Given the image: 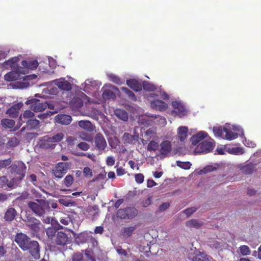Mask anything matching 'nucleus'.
I'll list each match as a JSON object with an SVG mask.
<instances>
[{
    "mask_svg": "<svg viewBox=\"0 0 261 261\" xmlns=\"http://www.w3.org/2000/svg\"><path fill=\"white\" fill-rule=\"evenodd\" d=\"M64 137L62 133H58L53 136H45L41 140L40 147L43 149H54L57 143L61 141Z\"/></svg>",
    "mask_w": 261,
    "mask_h": 261,
    "instance_id": "1",
    "label": "nucleus"
},
{
    "mask_svg": "<svg viewBox=\"0 0 261 261\" xmlns=\"http://www.w3.org/2000/svg\"><path fill=\"white\" fill-rule=\"evenodd\" d=\"M102 97L105 99H115L116 98V94L112 90L106 89L103 92Z\"/></svg>",
    "mask_w": 261,
    "mask_h": 261,
    "instance_id": "34",
    "label": "nucleus"
},
{
    "mask_svg": "<svg viewBox=\"0 0 261 261\" xmlns=\"http://www.w3.org/2000/svg\"><path fill=\"white\" fill-rule=\"evenodd\" d=\"M117 116L120 119L123 121H127L128 120L127 113L124 110H118L116 113Z\"/></svg>",
    "mask_w": 261,
    "mask_h": 261,
    "instance_id": "40",
    "label": "nucleus"
},
{
    "mask_svg": "<svg viewBox=\"0 0 261 261\" xmlns=\"http://www.w3.org/2000/svg\"><path fill=\"white\" fill-rule=\"evenodd\" d=\"M76 240L81 243H86L87 241V236H86L85 234L81 233L77 237Z\"/></svg>",
    "mask_w": 261,
    "mask_h": 261,
    "instance_id": "53",
    "label": "nucleus"
},
{
    "mask_svg": "<svg viewBox=\"0 0 261 261\" xmlns=\"http://www.w3.org/2000/svg\"><path fill=\"white\" fill-rule=\"evenodd\" d=\"M188 128L186 126H180L178 128V136L180 141H184L187 137Z\"/></svg>",
    "mask_w": 261,
    "mask_h": 261,
    "instance_id": "28",
    "label": "nucleus"
},
{
    "mask_svg": "<svg viewBox=\"0 0 261 261\" xmlns=\"http://www.w3.org/2000/svg\"><path fill=\"white\" fill-rule=\"evenodd\" d=\"M159 139L150 140L147 146V150L149 151H155L159 148Z\"/></svg>",
    "mask_w": 261,
    "mask_h": 261,
    "instance_id": "30",
    "label": "nucleus"
},
{
    "mask_svg": "<svg viewBox=\"0 0 261 261\" xmlns=\"http://www.w3.org/2000/svg\"><path fill=\"white\" fill-rule=\"evenodd\" d=\"M127 85L136 92L141 91L142 89V84L136 79H130L126 81Z\"/></svg>",
    "mask_w": 261,
    "mask_h": 261,
    "instance_id": "19",
    "label": "nucleus"
},
{
    "mask_svg": "<svg viewBox=\"0 0 261 261\" xmlns=\"http://www.w3.org/2000/svg\"><path fill=\"white\" fill-rule=\"evenodd\" d=\"M121 90L123 92H124L128 96L129 98L133 100L136 99V97L135 94L127 88L123 87L121 88Z\"/></svg>",
    "mask_w": 261,
    "mask_h": 261,
    "instance_id": "41",
    "label": "nucleus"
},
{
    "mask_svg": "<svg viewBox=\"0 0 261 261\" xmlns=\"http://www.w3.org/2000/svg\"><path fill=\"white\" fill-rule=\"evenodd\" d=\"M144 137L148 141L154 139H159L157 136L156 129L153 128H149L148 129L144 134Z\"/></svg>",
    "mask_w": 261,
    "mask_h": 261,
    "instance_id": "25",
    "label": "nucleus"
},
{
    "mask_svg": "<svg viewBox=\"0 0 261 261\" xmlns=\"http://www.w3.org/2000/svg\"><path fill=\"white\" fill-rule=\"evenodd\" d=\"M55 242L57 245L63 246L69 242L67 234L63 231H59L56 234Z\"/></svg>",
    "mask_w": 261,
    "mask_h": 261,
    "instance_id": "13",
    "label": "nucleus"
},
{
    "mask_svg": "<svg viewBox=\"0 0 261 261\" xmlns=\"http://www.w3.org/2000/svg\"><path fill=\"white\" fill-rule=\"evenodd\" d=\"M21 65L25 72V69L34 70L38 66V62L37 60L25 61L23 60L21 62ZM25 73V72H24Z\"/></svg>",
    "mask_w": 261,
    "mask_h": 261,
    "instance_id": "22",
    "label": "nucleus"
},
{
    "mask_svg": "<svg viewBox=\"0 0 261 261\" xmlns=\"http://www.w3.org/2000/svg\"><path fill=\"white\" fill-rule=\"evenodd\" d=\"M160 149L159 151L161 154L163 155L164 157L167 156V155L169 154L172 150V145L169 141L166 140L162 141L160 144Z\"/></svg>",
    "mask_w": 261,
    "mask_h": 261,
    "instance_id": "12",
    "label": "nucleus"
},
{
    "mask_svg": "<svg viewBox=\"0 0 261 261\" xmlns=\"http://www.w3.org/2000/svg\"><path fill=\"white\" fill-rule=\"evenodd\" d=\"M215 146V141L212 139L210 138L208 141H203L195 148L194 150L195 154H205L211 152Z\"/></svg>",
    "mask_w": 261,
    "mask_h": 261,
    "instance_id": "3",
    "label": "nucleus"
},
{
    "mask_svg": "<svg viewBox=\"0 0 261 261\" xmlns=\"http://www.w3.org/2000/svg\"><path fill=\"white\" fill-rule=\"evenodd\" d=\"M197 208L196 207H193L190 208H188L184 210V212L187 216H191L192 214H193L196 211Z\"/></svg>",
    "mask_w": 261,
    "mask_h": 261,
    "instance_id": "55",
    "label": "nucleus"
},
{
    "mask_svg": "<svg viewBox=\"0 0 261 261\" xmlns=\"http://www.w3.org/2000/svg\"><path fill=\"white\" fill-rule=\"evenodd\" d=\"M79 126L84 130L91 132L94 129V125L88 120H81L78 122Z\"/></svg>",
    "mask_w": 261,
    "mask_h": 261,
    "instance_id": "24",
    "label": "nucleus"
},
{
    "mask_svg": "<svg viewBox=\"0 0 261 261\" xmlns=\"http://www.w3.org/2000/svg\"><path fill=\"white\" fill-rule=\"evenodd\" d=\"M116 250L119 255H123L124 256L127 255V253L126 250L122 249L121 246L116 247Z\"/></svg>",
    "mask_w": 261,
    "mask_h": 261,
    "instance_id": "56",
    "label": "nucleus"
},
{
    "mask_svg": "<svg viewBox=\"0 0 261 261\" xmlns=\"http://www.w3.org/2000/svg\"><path fill=\"white\" fill-rule=\"evenodd\" d=\"M55 85H56L59 89L65 91H69L72 89L71 84L64 79L62 80H57L55 81Z\"/></svg>",
    "mask_w": 261,
    "mask_h": 261,
    "instance_id": "21",
    "label": "nucleus"
},
{
    "mask_svg": "<svg viewBox=\"0 0 261 261\" xmlns=\"http://www.w3.org/2000/svg\"><path fill=\"white\" fill-rule=\"evenodd\" d=\"M56 231L54 228H48L46 230V234L49 237H53L55 236Z\"/></svg>",
    "mask_w": 261,
    "mask_h": 261,
    "instance_id": "62",
    "label": "nucleus"
},
{
    "mask_svg": "<svg viewBox=\"0 0 261 261\" xmlns=\"http://www.w3.org/2000/svg\"><path fill=\"white\" fill-rule=\"evenodd\" d=\"M69 168V164L67 162H59L52 170V173L58 178H62L67 172Z\"/></svg>",
    "mask_w": 261,
    "mask_h": 261,
    "instance_id": "5",
    "label": "nucleus"
},
{
    "mask_svg": "<svg viewBox=\"0 0 261 261\" xmlns=\"http://www.w3.org/2000/svg\"><path fill=\"white\" fill-rule=\"evenodd\" d=\"M240 250L243 255H249L251 253L249 247L247 245H242L240 247Z\"/></svg>",
    "mask_w": 261,
    "mask_h": 261,
    "instance_id": "44",
    "label": "nucleus"
},
{
    "mask_svg": "<svg viewBox=\"0 0 261 261\" xmlns=\"http://www.w3.org/2000/svg\"><path fill=\"white\" fill-rule=\"evenodd\" d=\"M192 260L193 261H206V258L203 254L200 253L193 256Z\"/></svg>",
    "mask_w": 261,
    "mask_h": 261,
    "instance_id": "46",
    "label": "nucleus"
},
{
    "mask_svg": "<svg viewBox=\"0 0 261 261\" xmlns=\"http://www.w3.org/2000/svg\"><path fill=\"white\" fill-rule=\"evenodd\" d=\"M74 181L73 176L70 174L67 175L63 180V182L67 188H69Z\"/></svg>",
    "mask_w": 261,
    "mask_h": 261,
    "instance_id": "39",
    "label": "nucleus"
},
{
    "mask_svg": "<svg viewBox=\"0 0 261 261\" xmlns=\"http://www.w3.org/2000/svg\"><path fill=\"white\" fill-rule=\"evenodd\" d=\"M26 166L22 162H18L16 164H12L10 166L12 172L15 173L18 175L16 178L18 180H22L25 176Z\"/></svg>",
    "mask_w": 261,
    "mask_h": 261,
    "instance_id": "6",
    "label": "nucleus"
},
{
    "mask_svg": "<svg viewBox=\"0 0 261 261\" xmlns=\"http://www.w3.org/2000/svg\"><path fill=\"white\" fill-rule=\"evenodd\" d=\"M139 140L138 135H132L127 133H125L122 137V140L124 143L135 144Z\"/></svg>",
    "mask_w": 261,
    "mask_h": 261,
    "instance_id": "20",
    "label": "nucleus"
},
{
    "mask_svg": "<svg viewBox=\"0 0 261 261\" xmlns=\"http://www.w3.org/2000/svg\"><path fill=\"white\" fill-rule=\"evenodd\" d=\"M142 204L143 207H147L151 204V198L148 197V198H147L146 199L144 200L142 202Z\"/></svg>",
    "mask_w": 261,
    "mask_h": 261,
    "instance_id": "63",
    "label": "nucleus"
},
{
    "mask_svg": "<svg viewBox=\"0 0 261 261\" xmlns=\"http://www.w3.org/2000/svg\"><path fill=\"white\" fill-rule=\"evenodd\" d=\"M37 201L39 203L29 201L28 206L37 216L41 217L45 214L46 210L48 211L50 210V206L44 200L40 199Z\"/></svg>",
    "mask_w": 261,
    "mask_h": 261,
    "instance_id": "2",
    "label": "nucleus"
},
{
    "mask_svg": "<svg viewBox=\"0 0 261 261\" xmlns=\"http://www.w3.org/2000/svg\"><path fill=\"white\" fill-rule=\"evenodd\" d=\"M136 229V225L124 227L121 231V235L124 237L128 238L132 236Z\"/></svg>",
    "mask_w": 261,
    "mask_h": 261,
    "instance_id": "29",
    "label": "nucleus"
},
{
    "mask_svg": "<svg viewBox=\"0 0 261 261\" xmlns=\"http://www.w3.org/2000/svg\"><path fill=\"white\" fill-rule=\"evenodd\" d=\"M27 105H31V109L35 112H42L45 110L47 106V102H41L38 99L33 98L26 101Z\"/></svg>",
    "mask_w": 261,
    "mask_h": 261,
    "instance_id": "8",
    "label": "nucleus"
},
{
    "mask_svg": "<svg viewBox=\"0 0 261 261\" xmlns=\"http://www.w3.org/2000/svg\"><path fill=\"white\" fill-rule=\"evenodd\" d=\"M55 119L57 122L63 125H68L72 121L71 117L66 114H59L56 116Z\"/></svg>",
    "mask_w": 261,
    "mask_h": 261,
    "instance_id": "18",
    "label": "nucleus"
},
{
    "mask_svg": "<svg viewBox=\"0 0 261 261\" xmlns=\"http://www.w3.org/2000/svg\"><path fill=\"white\" fill-rule=\"evenodd\" d=\"M70 106L72 108L77 109L83 106V101L80 98H75L71 101Z\"/></svg>",
    "mask_w": 261,
    "mask_h": 261,
    "instance_id": "37",
    "label": "nucleus"
},
{
    "mask_svg": "<svg viewBox=\"0 0 261 261\" xmlns=\"http://www.w3.org/2000/svg\"><path fill=\"white\" fill-rule=\"evenodd\" d=\"M115 160L113 156H108L106 160L107 165L108 166H112L115 164Z\"/></svg>",
    "mask_w": 261,
    "mask_h": 261,
    "instance_id": "58",
    "label": "nucleus"
},
{
    "mask_svg": "<svg viewBox=\"0 0 261 261\" xmlns=\"http://www.w3.org/2000/svg\"><path fill=\"white\" fill-rule=\"evenodd\" d=\"M22 104L17 103L11 107L7 111V114L11 118H17L18 116L19 110L21 108Z\"/></svg>",
    "mask_w": 261,
    "mask_h": 261,
    "instance_id": "15",
    "label": "nucleus"
},
{
    "mask_svg": "<svg viewBox=\"0 0 261 261\" xmlns=\"http://www.w3.org/2000/svg\"><path fill=\"white\" fill-rule=\"evenodd\" d=\"M15 122L13 120L3 119L1 121V124L5 127L11 128L15 125Z\"/></svg>",
    "mask_w": 261,
    "mask_h": 261,
    "instance_id": "36",
    "label": "nucleus"
},
{
    "mask_svg": "<svg viewBox=\"0 0 261 261\" xmlns=\"http://www.w3.org/2000/svg\"><path fill=\"white\" fill-rule=\"evenodd\" d=\"M72 261H83V255L81 253H74L72 256Z\"/></svg>",
    "mask_w": 261,
    "mask_h": 261,
    "instance_id": "50",
    "label": "nucleus"
},
{
    "mask_svg": "<svg viewBox=\"0 0 261 261\" xmlns=\"http://www.w3.org/2000/svg\"><path fill=\"white\" fill-rule=\"evenodd\" d=\"M208 134L205 132H199L196 135L191 137V140L192 144L196 145L203 139L207 137Z\"/></svg>",
    "mask_w": 261,
    "mask_h": 261,
    "instance_id": "23",
    "label": "nucleus"
},
{
    "mask_svg": "<svg viewBox=\"0 0 261 261\" xmlns=\"http://www.w3.org/2000/svg\"><path fill=\"white\" fill-rule=\"evenodd\" d=\"M14 240L19 247L23 251L27 250L28 248L27 245L31 241L28 236L21 232L18 233L15 236Z\"/></svg>",
    "mask_w": 261,
    "mask_h": 261,
    "instance_id": "9",
    "label": "nucleus"
},
{
    "mask_svg": "<svg viewBox=\"0 0 261 261\" xmlns=\"http://www.w3.org/2000/svg\"><path fill=\"white\" fill-rule=\"evenodd\" d=\"M136 181L138 184H142L144 181V176L143 174L138 173L135 176Z\"/></svg>",
    "mask_w": 261,
    "mask_h": 261,
    "instance_id": "52",
    "label": "nucleus"
},
{
    "mask_svg": "<svg viewBox=\"0 0 261 261\" xmlns=\"http://www.w3.org/2000/svg\"><path fill=\"white\" fill-rule=\"evenodd\" d=\"M116 173L118 176H122L125 173V171L122 167H120L117 169Z\"/></svg>",
    "mask_w": 261,
    "mask_h": 261,
    "instance_id": "64",
    "label": "nucleus"
},
{
    "mask_svg": "<svg viewBox=\"0 0 261 261\" xmlns=\"http://www.w3.org/2000/svg\"><path fill=\"white\" fill-rule=\"evenodd\" d=\"M77 147L81 150L83 151H87L90 148L89 145L88 143L84 142H81L78 143L77 145Z\"/></svg>",
    "mask_w": 261,
    "mask_h": 261,
    "instance_id": "47",
    "label": "nucleus"
},
{
    "mask_svg": "<svg viewBox=\"0 0 261 261\" xmlns=\"http://www.w3.org/2000/svg\"><path fill=\"white\" fill-rule=\"evenodd\" d=\"M170 206L169 202H164L162 203L159 207L160 212H164Z\"/></svg>",
    "mask_w": 261,
    "mask_h": 261,
    "instance_id": "60",
    "label": "nucleus"
},
{
    "mask_svg": "<svg viewBox=\"0 0 261 261\" xmlns=\"http://www.w3.org/2000/svg\"><path fill=\"white\" fill-rule=\"evenodd\" d=\"M27 123L30 129H37L39 127L40 122L37 119H29Z\"/></svg>",
    "mask_w": 261,
    "mask_h": 261,
    "instance_id": "35",
    "label": "nucleus"
},
{
    "mask_svg": "<svg viewBox=\"0 0 261 261\" xmlns=\"http://www.w3.org/2000/svg\"><path fill=\"white\" fill-rule=\"evenodd\" d=\"M20 72L16 70L10 71L5 75V79L7 81H14L20 78Z\"/></svg>",
    "mask_w": 261,
    "mask_h": 261,
    "instance_id": "26",
    "label": "nucleus"
},
{
    "mask_svg": "<svg viewBox=\"0 0 261 261\" xmlns=\"http://www.w3.org/2000/svg\"><path fill=\"white\" fill-rule=\"evenodd\" d=\"M215 170H216V168L214 167L213 166H207L201 170V171L204 173H207Z\"/></svg>",
    "mask_w": 261,
    "mask_h": 261,
    "instance_id": "59",
    "label": "nucleus"
},
{
    "mask_svg": "<svg viewBox=\"0 0 261 261\" xmlns=\"http://www.w3.org/2000/svg\"><path fill=\"white\" fill-rule=\"evenodd\" d=\"M172 107L176 109V111H174L180 117H183L186 115L187 111L185 107L179 102L174 101L172 102Z\"/></svg>",
    "mask_w": 261,
    "mask_h": 261,
    "instance_id": "16",
    "label": "nucleus"
},
{
    "mask_svg": "<svg viewBox=\"0 0 261 261\" xmlns=\"http://www.w3.org/2000/svg\"><path fill=\"white\" fill-rule=\"evenodd\" d=\"M223 130L225 133V138L228 140H232L238 138V135L237 133H233L230 129L223 127Z\"/></svg>",
    "mask_w": 261,
    "mask_h": 261,
    "instance_id": "31",
    "label": "nucleus"
},
{
    "mask_svg": "<svg viewBox=\"0 0 261 261\" xmlns=\"http://www.w3.org/2000/svg\"><path fill=\"white\" fill-rule=\"evenodd\" d=\"M83 174L86 177H91L93 176L92 170L88 167H86L83 169Z\"/></svg>",
    "mask_w": 261,
    "mask_h": 261,
    "instance_id": "49",
    "label": "nucleus"
},
{
    "mask_svg": "<svg viewBox=\"0 0 261 261\" xmlns=\"http://www.w3.org/2000/svg\"><path fill=\"white\" fill-rule=\"evenodd\" d=\"M17 212L13 207L9 208L5 214V219L7 221H11L14 219Z\"/></svg>",
    "mask_w": 261,
    "mask_h": 261,
    "instance_id": "27",
    "label": "nucleus"
},
{
    "mask_svg": "<svg viewBox=\"0 0 261 261\" xmlns=\"http://www.w3.org/2000/svg\"><path fill=\"white\" fill-rule=\"evenodd\" d=\"M186 225L187 227L190 228L194 227L198 228L201 226V224L197 220L192 219L187 222Z\"/></svg>",
    "mask_w": 261,
    "mask_h": 261,
    "instance_id": "38",
    "label": "nucleus"
},
{
    "mask_svg": "<svg viewBox=\"0 0 261 261\" xmlns=\"http://www.w3.org/2000/svg\"><path fill=\"white\" fill-rule=\"evenodd\" d=\"M27 225L35 232H38L40 230V221L34 217L28 219Z\"/></svg>",
    "mask_w": 261,
    "mask_h": 261,
    "instance_id": "14",
    "label": "nucleus"
},
{
    "mask_svg": "<svg viewBox=\"0 0 261 261\" xmlns=\"http://www.w3.org/2000/svg\"><path fill=\"white\" fill-rule=\"evenodd\" d=\"M150 107L153 109L162 111L166 110L167 105L164 101L157 99L150 102Z\"/></svg>",
    "mask_w": 261,
    "mask_h": 261,
    "instance_id": "17",
    "label": "nucleus"
},
{
    "mask_svg": "<svg viewBox=\"0 0 261 261\" xmlns=\"http://www.w3.org/2000/svg\"><path fill=\"white\" fill-rule=\"evenodd\" d=\"M229 152L232 154L240 155L244 153V149L242 147H233L230 149Z\"/></svg>",
    "mask_w": 261,
    "mask_h": 261,
    "instance_id": "43",
    "label": "nucleus"
},
{
    "mask_svg": "<svg viewBox=\"0 0 261 261\" xmlns=\"http://www.w3.org/2000/svg\"><path fill=\"white\" fill-rule=\"evenodd\" d=\"M95 144L97 150L99 151L104 150L107 146V142L103 136L100 133L96 135L95 137Z\"/></svg>",
    "mask_w": 261,
    "mask_h": 261,
    "instance_id": "11",
    "label": "nucleus"
},
{
    "mask_svg": "<svg viewBox=\"0 0 261 261\" xmlns=\"http://www.w3.org/2000/svg\"><path fill=\"white\" fill-rule=\"evenodd\" d=\"M98 210H99V208H98V206L97 205H94L92 206L90 205L88 207H87V208L86 209V211L89 213H90L92 212H95L94 215L95 214L97 213Z\"/></svg>",
    "mask_w": 261,
    "mask_h": 261,
    "instance_id": "51",
    "label": "nucleus"
},
{
    "mask_svg": "<svg viewBox=\"0 0 261 261\" xmlns=\"http://www.w3.org/2000/svg\"><path fill=\"white\" fill-rule=\"evenodd\" d=\"M213 132L215 134V136L217 137H222L223 133H224L223 130V127H213Z\"/></svg>",
    "mask_w": 261,
    "mask_h": 261,
    "instance_id": "42",
    "label": "nucleus"
},
{
    "mask_svg": "<svg viewBox=\"0 0 261 261\" xmlns=\"http://www.w3.org/2000/svg\"><path fill=\"white\" fill-rule=\"evenodd\" d=\"M157 119L156 121L158 122V124L160 125L164 126L166 124L167 121L165 117L159 116Z\"/></svg>",
    "mask_w": 261,
    "mask_h": 261,
    "instance_id": "61",
    "label": "nucleus"
},
{
    "mask_svg": "<svg viewBox=\"0 0 261 261\" xmlns=\"http://www.w3.org/2000/svg\"><path fill=\"white\" fill-rule=\"evenodd\" d=\"M23 117L24 118H31L34 116V114L30 110H26L23 113Z\"/></svg>",
    "mask_w": 261,
    "mask_h": 261,
    "instance_id": "57",
    "label": "nucleus"
},
{
    "mask_svg": "<svg viewBox=\"0 0 261 261\" xmlns=\"http://www.w3.org/2000/svg\"><path fill=\"white\" fill-rule=\"evenodd\" d=\"M177 165L184 169H189L190 168L191 164L190 162H182L177 161Z\"/></svg>",
    "mask_w": 261,
    "mask_h": 261,
    "instance_id": "48",
    "label": "nucleus"
},
{
    "mask_svg": "<svg viewBox=\"0 0 261 261\" xmlns=\"http://www.w3.org/2000/svg\"><path fill=\"white\" fill-rule=\"evenodd\" d=\"M242 170L245 174H251L256 170V164H247L243 167Z\"/></svg>",
    "mask_w": 261,
    "mask_h": 261,
    "instance_id": "32",
    "label": "nucleus"
},
{
    "mask_svg": "<svg viewBox=\"0 0 261 261\" xmlns=\"http://www.w3.org/2000/svg\"><path fill=\"white\" fill-rule=\"evenodd\" d=\"M80 137L83 140L91 141L92 140V137L90 135H89L86 133L81 134Z\"/></svg>",
    "mask_w": 261,
    "mask_h": 261,
    "instance_id": "54",
    "label": "nucleus"
},
{
    "mask_svg": "<svg viewBox=\"0 0 261 261\" xmlns=\"http://www.w3.org/2000/svg\"><path fill=\"white\" fill-rule=\"evenodd\" d=\"M142 86L144 90L146 91H154L156 89L155 85L148 81H144Z\"/></svg>",
    "mask_w": 261,
    "mask_h": 261,
    "instance_id": "33",
    "label": "nucleus"
},
{
    "mask_svg": "<svg viewBox=\"0 0 261 261\" xmlns=\"http://www.w3.org/2000/svg\"><path fill=\"white\" fill-rule=\"evenodd\" d=\"M28 248L27 250H29L30 253L35 259L40 258V248L39 243L36 241H30L27 245Z\"/></svg>",
    "mask_w": 261,
    "mask_h": 261,
    "instance_id": "10",
    "label": "nucleus"
},
{
    "mask_svg": "<svg viewBox=\"0 0 261 261\" xmlns=\"http://www.w3.org/2000/svg\"><path fill=\"white\" fill-rule=\"evenodd\" d=\"M11 162L12 160L11 158H9L4 160H0V170L10 165Z\"/></svg>",
    "mask_w": 261,
    "mask_h": 261,
    "instance_id": "45",
    "label": "nucleus"
},
{
    "mask_svg": "<svg viewBox=\"0 0 261 261\" xmlns=\"http://www.w3.org/2000/svg\"><path fill=\"white\" fill-rule=\"evenodd\" d=\"M19 58L17 57H13L9 60L6 61L3 63V66L6 69H11L13 70H16L20 72L21 74H25L23 68L20 66H18V62H19Z\"/></svg>",
    "mask_w": 261,
    "mask_h": 261,
    "instance_id": "7",
    "label": "nucleus"
},
{
    "mask_svg": "<svg viewBox=\"0 0 261 261\" xmlns=\"http://www.w3.org/2000/svg\"><path fill=\"white\" fill-rule=\"evenodd\" d=\"M138 215V210L135 207H126L120 208L117 212L118 218L123 219H132Z\"/></svg>",
    "mask_w": 261,
    "mask_h": 261,
    "instance_id": "4",
    "label": "nucleus"
}]
</instances>
